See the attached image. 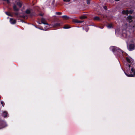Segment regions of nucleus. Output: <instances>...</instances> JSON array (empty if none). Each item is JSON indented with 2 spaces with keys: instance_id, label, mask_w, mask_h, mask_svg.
<instances>
[{
  "instance_id": "obj_19",
  "label": "nucleus",
  "mask_w": 135,
  "mask_h": 135,
  "mask_svg": "<svg viewBox=\"0 0 135 135\" xmlns=\"http://www.w3.org/2000/svg\"><path fill=\"white\" fill-rule=\"evenodd\" d=\"M128 19L129 20H131L133 18V17L131 15H129L128 17Z\"/></svg>"
},
{
  "instance_id": "obj_20",
  "label": "nucleus",
  "mask_w": 135,
  "mask_h": 135,
  "mask_svg": "<svg viewBox=\"0 0 135 135\" xmlns=\"http://www.w3.org/2000/svg\"><path fill=\"white\" fill-rule=\"evenodd\" d=\"M1 104L2 105L3 107H4V103L3 101H1Z\"/></svg>"
},
{
  "instance_id": "obj_4",
  "label": "nucleus",
  "mask_w": 135,
  "mask_h": 135,
  "mask_svg": "<svg viewBox=\"0 0 135 135\" xmlns=\"http://www.w3.org/2000/svg\"><path fill=\"white\" fill-rule=\"evenodd\" d=\"M10 21L11 23L12 24H15L16 22V21L15 20H14L12 18H10Z\"/></svg>"
},
{
  "instance_id": "obj_18",
  "label": "nucleus",
  "mask_w": 135,
  "mask_h": 135,
  "mask_svg": "<svg viewBox=\"0 0 135 135\" xmlns=\"http://www.w3.org/2000/svg\"><path fill=\"white\" fill-rule=\"evenodd\" d=\"M107 26L108 28H111L113 27V25L112 24H109Z\"/></svg>"
},
{
  "instance_id": "obj_11",
  "label": "nucleus",
  "mask_w": 135,
  "mask_h": 135,
  "mask_svg": "<svg viewBox=\"0 0 135 135\" xmlns=\"http://www.w3.org/2000/svg\"><path fill=\"white\" fill-rule=\"evenodd\" d=\"M74 22L76 23H81L83 22V21H79L76 19L74 20Z\"/></svg>"
},
{
  "instance_id": "obj_12",
  "label": "nucleus",
  "mask_w": 135,
  "mask_h": 135,
  "mask_svg": "<svg viewBox=\"0 0 135 135\" xmlns=\"http://www.w3.org/2000/svg\"><path fill=\"white\" fill-rule=\"evenodd\" d=\"M60 26V24L59 23H56L53 25V26L55 27L59 26Z\"/></svg>"
},
{
  "instance_id": "obj_31",
  "label": "nucleus",
  "mask_w": 135,
  "mask_h": 135,
  "mask_svg": "<svg viewBox=\"0 0 135 135\" xmlns=\"http://www.w3.org/2000/svg\"><path fill=\"white\" fill-rule=\"evenodd\" d=\"M38 24H40H40H41V23H40V22H38Z\"/></svg>"
},
{
  "instance_id": "obj_23",
  "label": "nucleus",
  "mask_w": 135,
  "mask_h": 135,
  "mask_svg": "<svg viewBox=\"0 0 135 135\" xmlns=\"http://www.w3.org/2000/svg\"><path fill=\"white\" fill-rule=\"evenodd\" d=\"M86 3L87 4H89L90 3V0H86Z\"/></svg>"
},
{
  "instance_id": "obj_33",
  "label": "nucleus",
  "mask_w": 135,
  "mask_h": 135,
  "mask_svg": "<svg viewBox=\"0 0 135 135\" xmlns=\"http://www.w3.org/2000/svg\"><path fill=\"white\" fill-rule=\"evenodd\" d=\"M24 17V16H23V17Z\"/></svg>"
},
{
  "instance_id": "obj_30",
  "label": "nucleus",
  "mask_w": 135,
  "mask_h": 135,
  "mask_svg": "<svg viewBox=\"0 0 135 135\" xmlns=\"http://www.w3.org/2000/svg\"><path fill=\"white\" fill-rule=\"evenodd\" d=\"M115 1H120V0H115Z\"/></svg>"
},
{
  "instance_id": "obj_10",
  "label": "nucleus",
  "mask_w": 135,
  "mask_h": 135,
  "mask_svg": "<svg viewBox=\"0 0 135 135\" xmlns=\"http://www.w3.org/2000/svg\"><path fill=\"white\" fill-rule=\"evenodd\" d=\"M16 4L20 8H21L22 6V3L20 2H17Z\"/></svg>"
},
{
  "instance_id": "obj_34",
  "label": "nucleus",
  "mask_w": 135,
  "mask_h": 135,
  "mask_svg": "<svg viewBox=\"0 0 135 135\" xmlns=\"http://www.w3.org/2000/svg\"><path fill=\"white\" fill-rule=\"evenodd\" d=\"M1 97L0 96V99H1Z\"/></svg>"
},
{
  "instance_id": "obj_22",
  "label": "nucleus",
  "mask_w": 135,
  "mask_h": 135,
  "mask_svg": "<svg viewBox=\"0 0 135 135\" xmlns=\"http://www.w3.org/2000/svg\"><path fill=\"white\" fill-rule=\"evenodd\" d=\"M133 12V11L130 10L129 11H128V13L129 14H132V13Z\"/></svg>"
},
{
  "instance_id": "obj_1",
  "label": "nucleus",
  "mask_w": 135,
  "mask_h": 135,
  "mask_svg": "<svg viewBox=\"0 0 135 135\" xmlns=\"http://www.w3.org/2000/svg\"><path fill=\"white\" fill-rule=\"evenodd\" d=\"M124 72L125 74L127 76L129 77H134L135 75V68L134 67H132L131 69V71L130 74H129L128 73L127 74L125 71Z\"/></svg>"
},
{
  "instance_id": "obj_27",
  "label": "nucleus",
  "mask_w": 135,
  "mask_h": 135,
  "mask_svg": "<svg viewBox=\"0 0 135 135\" xmlns=\"http://www.w3.org/2000/svg\"><path fill=\"white\" fill-rule=\"evenodd\" d=\"M63 1L65 2H69L70 1V0H63Z\"/></svg>"
},
{
  "instance_id": "obj_24",
  "label": "nucleus",
  "mask_w": 135,
  "mask_h": 135,
  "mask_svg": "<svg viewBox=\"0 0 135 135\" xmlns=\"http://www.w3.org/2000/svg\"><path fill=\"white\" fill-rule=\"evenodd\" d=\"M3 1H7L8 3H10L9 0H2Z\"/></svg>"
},
{
  "instance_id": "obj_15",
  "label": "nucleus",
  "mask_w": 135,
  "mask_h": 135,
  "mask_svg": "<svg viewBox=\"0 0 135 135\" xmlns=\"http://www.w3.org/2000/svg\"><path fill=\"white\" fill-rule=\"evenodd\" d=\"M25 13L27 14H30L31 13V11L29 9H27L26 10Z\"/></svg>"
},
{
  "instance_id": "obj_2",
  "label": "nucleus",
  "mask_w": 135,
  "mask_h": 135,
  "mask_svg": "<svg viewBox=\"0 0 135 135\" xmlns=\"http://www.w3.org/2000/svg\"><path fill=\"white\" fill-rule=\"evenodd\" d=\"M112 51L114 52L117 51L120 53L121 55H123V51L117 47H113L112 49Z\"/></svg>"
},
{
  "instance_id": "obj_7",
  "label": "nucleus",
  "mask_w": 135,
  "mask_h": 135,
  "mask_svg": "<svg viewBox=\"0 0 135 135\" xmlns=\"http://www.w3.org/2000/svg\"><path fill=\"white\" fill-rule=\"evenodd\" d=\"M7 114L8 113L7 112L4 111L3 112L2 116L4 118L6 117L7 116Z\"/></svg>"
},
{
  "instance_id": "obj_3",
  "label": "nucleus",
  "mask_w": 135,
  "mask_h": 135,
  "mask_svg": "<svg viewBox=\"0 0 135 135\" xmlns=\"http://www.w3.org/2000/svg\"><path fill=\"white\" fill-rule=\"evenodd\" d=\"M134 45L133 44H131L129 45V47L130 51H132L134 49Z\"/></svg>"
},
{
  "instance_id": "obj_17",
  "label": "nucleus",
  "mask_w": 135,
  "mask_h": 135,
  "mask_svg": "<svg viewBox=\"0 0 135 135\" xmlns=\"http://www.w3.org/2000/svg\"><path fill=\"white\" fill-rule=\"evenodd\" d=\"M62 17L63 18L65 19H68L69 17L66 15H64L62 16Z\"/></svg>"
},
{
  "instance_id": "obj_28",
  "label": "nucleus",
  "mask_w": 135,
  "mask_h": 135,
  "mask_svg": "<svg viewBox=\"0 0 135 135\" xmlns=\"http://www.w3.org/2000/svg\"><path fill=\"white\" fill-rule=\"evenodd\" d=\"M104 8L105 9H106L107 8V7L106 6H104Z\"/></svg>"
},
{
  "instance_id": "obj_13",
  "label": "nucleus",
  "mask_w": 135,
  "mask_h": 135,
  "mask_svg": "<svg viewBox=\"0 0 135 135\" xmlns=\"http://www.w3.org/2000/svg\"><path fill=\"white\" fill-rule=\"evenodd\" d=\"M5 13L8 16H9L12 17H13V15H12L9 12H6Z\"/></svg>"
},
{
  "instance_id": "obj_16",
  "label": "nucleus",
  "mask_w": 135,
  "mask_h": 135,
  "mask_svg": "<svg viewBox=\"0 0 135 135\" xmlns=\"http://www.w3.org/2000/svg\"><path fill=\"white\" fill-rule=\"evenodd\" d=\"M126 60L129 63H131V61L130 60V59L128 57H127L126 58Z\"/></svg>"
},
{
  "instance_id": "obj_29",
  "label": "nucleus",
  "mask_w": 135,
  "mask_h": 135,
  "mask_svg": "<svg viewBox=\"0 0 135 135\" xmlns=\"http://www.w3.org/2000/svg\"><path fill=\"white\" fill-rule=\"evenodd\" d=\"M43 14H40V15L41 16H43Z\"/></svg>"
},
{
  "instance_id": "obj_26",
  "label": "nucleus",
  "mask_w": 135,
  "mask_h": 135,
  "mask_svg": "<svg viewBox=\"0 0 135 135\" xmlns=\"http://www.w3.org/2000/svg\"><path fill=\"white\" fill-rule=\"evenodd\" d=\"M14 14L16 16H18V13L17 12L14 13Z\"/></svg>"
},
{
  "instance_id": "obj_32",
  "label": "nucleus",
  "mask_w": 135,
  "mask_h": 135,
  "mask_svg": "<svg viewBox=\"0 0 135 135\" xmlns=\"http://www.w3.org/2000/svg\"><path fill=\"white\" fill-rule=\"evenodd\" d=\"M131 67V65H129V68H130V67Z\"/></svg>"
},
{
  "instance_id": "obj_14",
  "label": "nucleus",
  "mask_w": 135,
  "mask_h": 135,
  "mask_svg": "<svg viewBox=\"0 0 135 135\" xmlns=\"http://www.w3.org/2000/svg\"><path fill=\"white\" fill-rule=\"evenodd\" d=\"M70 27L69 26L67 25H65L64 26L63 28L64 29H68L70 28Z\"/></svg>"
},
{
  "instance_id": "obj_6",
  "label": "nucleus",
  "mask_w": 135,
  "mask_h": 135,
  "mask_svg": "<svg viewBox=\"0 0 135 135\" xmlns=\"http://www.w3.org/2000/svg\"><path fill=\"white\" fill-rule=\"evenodd\" d=\"M13 8L15 11H18L19 9L17 7V6L15 5H14L13 6Z\"/></svg>"
},
{
  "instance_id": "obj_21",
  "label": "nucleus",
  "mask_w": 135,
  "mask_h": 135,
  "mask_svg": "<svg viewBox=\"0 0 135 135\" xmlns=\"http://www.w3.org/2000/svg\"><path fill=\"white\" fill-rule=\"evenodd\" d=\"M56 15H61L62 14L60 12H56Z\"/></svg>"
},
{
  "instance_id": "obj_5",
  "label": "nucleus",
  "mask_w": 135,
  "mask_h": 135,
  "mask_svg": "<svg viewBox=\"0 0 135 135\" xmlns=\"http://www.w3.org/2000/svg\"><path fill=\"white\" fill-rule=\"evenodd\" d=\"M41 23H43L45 25L47 24L46 21L45 19L44 18H42L41 19Z\"/></svg>"
},
{
  "instance_id": "obj_8",
  "label": "nucleus",
  "mask_w": 135,
  "mask_h": 135,
  "mask_svg": "<svg viewBox=\"0 0 135 135\" xmlns=\"http://www.w3.org/2000/svg\"><path fill=\"white\" fill-rule=\"evenodd\" d=\"M122 13L123 14H125L127 16L129 14L128 11L127 10L126 11L123 10L122 11Z\"/></svg>"
},
{
  "instance_id": "obj_9",
  "label": "nucleus",
  "mask_w": 135,
  "mask_h": 135,
  "mask_svg": "<svg viewBox=\"0 0 135 135\" xmlns=\"http://www.w3.org/2000/svg\"><path fill=\"white\" fill-rule=\"evenodd\" d=\"M93 19L95 21H99L100 20V18L98 16H95L93 18Z\"/></svg>"
},
{
  "instance_id": "obj_25",
  "label": "nucleus",
  "mask_w": 135,
  "mask_h": 135,
  "mask_svg": "<svg viewBox=\"0 0 135 135\" xmlns=\"http://www.w3.org/2000/svg\"><path fill=\"white\" fill-rule=\"evenodd\" d=\"M86 17L85 16H82L81 17V19H83L85 18Z\"/></svg>"
}]
</instances>
